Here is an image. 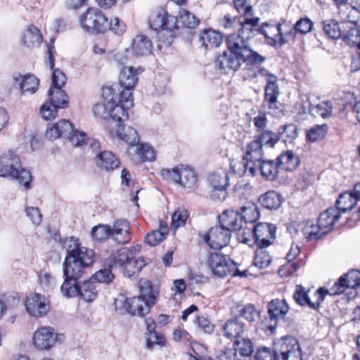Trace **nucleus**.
<instances>
[{"mask_svg":"<svg viewBox=\"0 0 360 360\" xmlns=\"http://www.w3.org/2000/svg\"><path fill=\"white\" fill-rule=\"evenodd\" d=\"M259 21V18H245L239 22L238 32L231 34L226 38L228 51L217 56L215 60L217 68L228 73L231 70L237 71L242 63L247 65H259L265 60V57L250 47L249 39L258 33L269 39V44L272 46L276 44V40L265 29V27H269L271 25L263 23L261 27H258Z\"/></svg>","mask_w":360,"mask_h":360,"instance_id":"obj_1","label":"nucleus"},{"mask_svg":"<svg viewBox=\"0 0 360 360\" xmlns=\"http://www.w3.org/2000/svg\"><path fill=\"white\" fill-rule=\"evenodd\" d=\"M63 248L66 250L63 264V276L79 280L84 274L85 268L94 263V252L81 246L74 237L66 238L63 243Z\"/></svg>","mask_w":360,"mask_h":360,"instance_id":"obj_2","label":"nucleus"},{"mask_svg":"<svg viewBox=\"0 0 360 360\" xmlns=\"http://www.w3.org/2000/svg\"><path fill=\"white\" fill-rule=\"evenodd\" d=\"M79 22L83 28L92 34L105 33L112 31L117 35H122L126 31V25L117 17L108 21L105 13L96 7L89 8L79 18Z\"/></svg>","mask_w":360,"mask_h":360,"instance_id":"obj_3","label":"nucleus"},{"mask_svg":"<svg viewBox=\"0 0 360 360\" xmlns=\"http://www.w3.org/2000/svg\"><path fill=\"white\" fill-rule=\"evenodd\" d=\"M255 359L302 360V355L298 340L292 336H285L275 343L273 352L267 347L258 349Z\"/></svg>","mask_w":360,"mask_h":360,"instance_id":"obj_4","label":"nucleus"},{"mask_svg":"<svg viewBox=\"0 0 360 360\" xmlns=\"http://www.w3.org/2000/svg\"><path fill=\"white\" fill-rule=\"evenodd\" d=\"M0 176L18 181L27 191L30 188V172L22 165L20 157L12 150L3 153L0 156Z\"/></svg>","mask_w":360,"mask_h":360,"instance_id":"obj_5","label":"nucleus"},{"mask_svg":"<svg viewBox=\"0 0 360 360\" xmlns=\"http://www.w3.org/2000/svg\"><path fill=\"white\" fill-rule=\"evenodd\" d=\"M63 136L67 137L73 146L79 147L84 145L86 134L75 129L73 124L67 120L58 121L49 127L46 131V137L49 140H56Z\"/></svg>","mask_w":360,"mask_h":360,"instance_id":"obj_6","label":"nucleus"},{"mask_svg":"<svg viewBox=\"0 0 360 360\" xmlns=\"http://www.w3.org/2000/svg\"><path fill=\"white\" fill-rule=\"evenodd\" d=\"M206 264L212 273L219 278L230 275L236 269V263L219 252H211L207 256Z\"/></svg>","mask_w":360,"mask_h":360,"instance_id":"obj_7","label":"nucleus"},{"mask_svg":"<svg viewBox=\"0 0 360 360\" xmlns=\"http://www.w3.org/2000/svg\"><path fill=\"white\" fill-rule=\"evenodd\" d=\"M49 101L44 103L40 110L41 116L45 120L54 119L57 115L58 109L66 108L69 104V98L65 91L59 89L49 90L48 94Z\"/></svg>","mask_w":360,"mask_h":360,"instance_id":"obj_8","label":"nucleus"},{"mask_svg":"<svg viewBox=\"0 0 360 360\" xmlns=\"http://www.w3.org/2000/svg\"><path fill=\"white\" fill-rule=\"evenodd\" d=\"M263 147L259 140L255 139L247 145L243 158L245 172L252 176L256 175V165L263 160Z\"/></svg>","mask_w":360,"mask_h":360,"instance_id":"obj_9","label":"nucleus"},{"mask_svg":"<svg viewBox=\"0 0 360 360\" xmlns=\"http://www.w3.org/2000/svg\"><path fill=\"white\" fill-rule=\"evenodd\" d=\"M25 305L27 313L37 318L46 315L50 309L49 300L45 295L37 292L26 297Z\"/></svg>","mask_w":360,"mask_h":360,"instance_id":"obj_10","label":"nucleus"},{"mask_svg":"<svg viewBox=\"0 0 360 360\" xmlns=\"http://www.w3.org/2000/svg\"><path fill=\"white\" fill-rule=\"evenodd\" d=\"M276 227L271 224L258 223L253 227V236L259 248H265L273 243L276 238Z\"/></svg>","mask_w":360,"mask_h":360,"instance_id":"obj_11","label":"nucleus"},{"mask_svg":"<svg viewBox=\"0 0 360 360\" xmlns=\"http://www.w3.org/2000/svg\"><path fill=\"white\" fill-rule=\"evenodd\" d=\"M359 286L360 271L351 270L342 275L328 291L330 295H338L343 293L347 288H355Z\"/></svg>","mask_w":360,"mask_h":360,"instance_id":"obj_12","label":"nucleus"},{"mask_svg":"<svg viewBox=\"0 0 360 360\" xmlns=\"http://www.w3.org/2000/svg\"><path fill=\"white\" fill-rule=\"evenodd\" d=\"M231 239V233L221 226L210 229L204 236V240L212 249H221L226 246Z\"/></svg>","mask_w":360,"mask_h":360,"instance_id":"obj_13","label":"nucleus"},{"mask_svg":"<svg viewBox=\"0 0 360 360\" xmlns=\"http://www.w3.org/2000/svg\"><path fill=\"white\" fill-rule=\"evenodd\" d=\"M141 250V245H136L132 246L130 248L122 247L118 249L116 253L113 254L108 261V265L110 269H117L126 265L129 263L136 255H137Z\"/></svg>","mask_w":360,"mask_h":360,"instance_id":"obj_14","label":"nucleus"},{"mask_svg":"<svg viewBox=\"0 0 360 360\" xmlns=\"http://www.w3.org/2000/svg\"><path fill=\"white\" fill-rule=\"evenodd\" d=\"M289 307L284 300L275 299L269 303L268 314L270 323L266 327L271 333L275 330L278 320L283 319Z\"/></svg>","mask_w":360,"mask_h":360,"instance_id":"obj_15","label":"nucleus"},{"mask_svg":"<svg viewBox=\"0 0 360 360\" xmlns=\"http://www.w3.org/2000/svg\"><path fill=\"white\" fill-rule=\"evenodd\" d=\"M327 294H329L327 289L319 288L314 293L316 300L313 302L311 300L307 292L303 288H299L295 292L293 297L298 304L302 306L307 305L309 308L317 310Z\"/></svg>","mask_w":360,"mask_h":360,"instance_id":"obj_16","label":"nucleus"},{"mask_svg":"<svg viewBox=\"0 0 360 360\" xmlns=\"http://www.w3.org/2000/svg\"><path fill=\"white\" fill-rule=\"evenodd\" d=\"M234 350L228 349L219 356V360H236V354L241 356H250L254 350L253 344L248 338L237 339L234 342Z\"/></svg>","mask_w":360,"mask_h":360,"instance_id":"obj_17","label":"nucleus"},{"mask_svg":"<svg viewBox=\"0 0 360 360\" xmlns=\"http://www.w3.org/2000/svg\"><path fill=\"white\" fill-rule=\"evenodd\" d=\"M110 238L120 245H125L131 239L130 224L125 219H117L110 227Z\"/></svg>","mask_w":360,"mask_h":360,"instance_id":"obj_18","label":"nucleus"},{"mask_svg":"<svg viewBox=\"0 0 360 360\" xmlns=\"http://www.w3.org/2000/svg\"><path fill=\"white\" fill-rule=\"evenodd\" d=\"M56 342L53 329L51 327H40L35 331L33 337V343L39 349H49Z\"/></svg>","mask_w":360,"mask_h":360,"instance_id":"obj_19","label":"nucleus"},{"mask_svg":"<svg viewBox=\"0 0 360 360\" xmlns=\"http://www.w3.org/2000/svg\"><path fill=\"white\" fill-rule=\"evenodd\" d=\"M220 225L229 232L242 228L243 221L238 211L227 210L219 216Z\"/></svg>","mask_w":360,"mask_h":360,"instance_id":"obj_20","label":"nucleus"},{"mask_svg":"<svg viewBox=\"0 0 360 360\" xmlns=\"http://www.w3.org/2000/svg\"><path fill=\"white\" fill-rule=\"evenodd\" d=\"M340 212L335 207H330L320 214L317 222L322 229V233H328L335 223L340 219Z\"/></svg>","mask_w":360,"mask_h":360,"instance_id":"obj_21","label":"nucleus"},{"mask_svg":"<svg viewBox=\"0 0 360 360\" xmlns=\"http://www.w3.org/2000/svg\"><path fill=\"white\" fill-rule=\"evenodd\" d=\"M95 161L96 165L102 170L107 172L112 171L117 169L120 162V160L110 151H102L98 153Z\"/></svg>","mask_w":360,"mask_h":360,"instance_id":"obj_22","label":"nucleus"},{"mask_svg":"<svg viewBox=\"0 0 360 360\" xmlns=\"http://www.w3.org/2000/svg\"><path fill=\"white\" fill-rule=\"evenodd\" d=\"M143 71L141 68H134L132 66L124 68L119 77L121 87L134 89L138 82V75Z\"/></svg>","mask_w":360,"mask_h":360,"instance_id":"obj_23","label":"nucleus"},{"mask_svg":"<svg viewBox=\"0 0 360 360\" xmlns=\"http://www.w3.org/2000/svg\"><path fill=\"white\" fill-rule=\"evenodd\" d=\"M140 294L146 302V305L153 307L158 302L159 297V289L154 288L149 281H140Z\"/></svg>","mask_w":360,"mask_h":360,"instance_id":"obj_24","label":"nucleus"},{"mask_svg":"<svg viewBox=\"0 0 360 360\" xmlns=\"http://www.w3.org/2000/svg\"><path fill=\"white\" fill-rule=\"evenodd\" d=\"M279 167L278 161L263 159L257 163L256 173L259 171L264 179L268 181H274L278 177Z\"/></svg>","mask_w":360,"mask_h":360,"instance_id":"obj_25","label":"nucleus"},{"mask_svg":"<svg viewBox=\"0 0 360 360\" xmlns=\"http://www.w3.org/2000/svg\"><path fill=\"white\" fill-rule=\"evenodd\" d=\"M200 41L207 49L217 48L223 41V36L212 29H205L200 32Z\"/></svg>","mask_w":360,"mask_h":360,"instance_id":"obj_26","label":"nucleus"},{"mask_svg":"<svg viewBox=\"0 0 360 360\" xmlns=\"http://www.w3.org/2000/svg\"><path fill=\"white\" fill-rule=\"evenodd\" d=\"M118 138L129 145V153H131L134 146L139 143V136L135 129L131 126L120 125L117 130Z\"/></svg>","mask_w":360,"mask_h":360,"instance_id":"obj_27","label":"nucleus"},{"mask_svg":"<svg viewBox=\"0 0 360 360\" xmlns=\"http://www.w3.org/2000/svg\"><path fill=\"white\" fill-rule=\"evenodd\" d=\"M153 43L146 35L138 34L131 43L132 51L137 56H148L152 53Z\"/></svg>","mask_w":360,"mask_h":360,"instance_id":"obj_28","label":"nucleus"},{"mask_svg":"<svg viewBox=\"0 0 360 360\" xmlns=\"http://www.w3.org/2000/svg\"><path fill=\"white\" fill-rule=\"evenodd\" d=\"M262 206L269 210H276L282 202V195L275 191H269L259 197Z\"/></svg>","mask_w":360,"mask_h":360,"instance_id":"obj_29","label":"nucleus"},{"mask_svg":"<svg viewBox=\"0 0 360 360\" xmlns=\"http://www.w3.org/2000/svg\"><path fill=\"white\" fill-rule=\"evenodd\" d=\"M277 79L271 77L269 83L265 86L264 101L267 103L268 108L271 110L278 109L277 98L279 95V90L276 84Z\"/></svg>","mask_w":360,"mask_h":360,"instance_id":"obj_30","label":"nucleus"},{"mask_svg":"<svg viewBox=\"0 0 360 360\" xmlns=\"http://www.w3.org/2000/svg\"><path fill=\"white\" fill-rule=\"evenodd\" d=\"M42 41V36L39 30L34 25H30L24 32L22 44L30 49L39 46Z\"/></svg>","mask_w":360,"mask_h":360,"instance_id":"obj_31","label":"nucleus"},{"mask_svg":"<svg viewBox=\"0 0 360 360\" xmlns=\"http://www.w3.org/2000/svg\"><path fill=\"white\" fill-rule=\"evenodd\" d=\"M224 331L226 337L230 339H239L245 331V325L240 322L238 318L230 319L224 326Z\"/></svg>","mask_w":360,"mask_h":360,"instance_id":"obj_32","label":"nucleus"},{"mask_svg":"<svg viewBox=\"0 0 360 360\" xmlns=\"http://www.w3.org/2000/svg\"><path fill=\"white\" fill-rule=\"evenodd\" d=\"M134 149V160L141 162H152L155 159V149L147 143H137Z\"/></svg>","mask_w":360,"mask_h":360,"instance_id":"obj_33","label":"nucleus"},{"mask_svg":"<svg viewBox=\"0 0 360 360\" xmlns=\"http://www.w3.org/2000/svg\"><path fill=\"white\" fill-rule=\"evenodd\" d=\"M279 166L286 171H292L300 165V158L290 150L283 152L276 159Z\"/></svg>","mask_w":360,"mask_h":360,"instance_id":"obj_34","label":"nucleus"},{"mask_svg":"<svg viewBox=\"0 0 360 360\" xmlns=\"http://www.w3.org/2000/svg\"><path fill=\"white\" fill-rule=\"evenodd\" d=\"M277 131L279 139L285 144L292 143L298 136V127L293 123L280 126Z\"/></svg>","mask_w":360,"mask_h":360,"instance_id":"obj_35","label":"nucleus"},{"mask_svg":"<svg viewBox=\"0 0 360 360\" xmlns=\"http://www.w3.org/2000/svg\"><path fill=\"white\" fill-rule=\"evenodd\" d=\"M150 309L141 297L129 298V314L143 317L150 312Z\"/></svg>","mask_w":360,"mask_h":360,"instance_id":"obj_36","label":"nucleus"},{"mask_svg":"<svg viewBox=\"0 0 360 360\" xmlns=\"http://www.w3.org/2000/svg\"><path fill=\"white\" fill-rule=\"evenodd\" d=\"M269 28L274 31L275 35H279L278 39L276 40V44L278 43L280 46H283L290 41H295V40L297 32L294 26L285 33H283L281 31V24L271 25V26H269Z\"/></svg>","mask_w":360,"mask_h":360,"instance_id":"obj_37","label":"nucleus"},{"mask_svg":"<svg viewBox=\"0 0 360 360\" xmlns=\"http://www.w3.org/2000/svg\"><path fill=\"white\" fill-rule=\"evenodd\" d=\"M15 80L19 82V86L22 92L34 94L38 89L39 79L32 75H20Z\"/></svg>","mask_w":360,"mask_h":360,"instance_id":"obj_38","label":"nucleus"},{"mask_svg":"<svg viewBox=\"0 0 360 360\" xmlns=\"http://www.w3.org/2000/svg\"><path fill=\"white\" fill-rule=\"evenodd\" d=\"M242 221L247 223H255L259 217V212L257 205L252 202H246L240 207L239 212Z\"/></svg>","mask_w":360,"mask_h":360,"instance_id":"obj_39","label":"nucleus"},{"mask_svg":"<svg viewBox=\"0 0 360 360\" xmlns=\"http://www.w3.org/2000/svg\"><path fill=\"white\" fill-rule=\"evenodd\" d=\"M335 203L336 207H335L338 209L340 212H345L352 210L357 204V201L352 191H346L340 195Z\"/></svg>","mask_w":360,"mask_h":360,"instance_id":"obj_40","label":"nucleus"},{"mask_svg":"<svg viewBox=\"0 0 360 360\" xmlns=\"http://www.w3.org/2000/svg\"><path fill=\"white\" fill-rule=\"evenodd\" d=\"M197 182V176L194 171L187 167H180V178L179 184L186 189L194 188Z\"/></svg>","mask_w":360,"mask_h":360,"instance_id":"obj_41","label":"nucleus"},{"mask_svg":"<svg viewBox=\"0 0 360 360\" xmlns=\"http://www.w3.org/2000/svg\"><path fill=\"white\" fill-rule=\"evenodd\" d=\"M321 24L323 32L328 38L338 39L342 37V30L338 21L333 19H327L323 20Z\"/></svg>","mask_w":360,"mask_h":360,"instance_id":"obj_42","label":"nucleus"},{"mask_svg":"<svg viewBox=\"0 0 360 360\" xmlns=\"http://www.w3.org/2000/svg\"><path fill=\"white\" fill-rule=\"evenodd\" d=\"M65 280L60 286L62 294L66 297H79V287L77 279H70L63 276Z\"/></svg>","mask_w":360,"mask_h":360,"instance_id":"obj_43","label":"nucleus"},{"mask_svg":"<svg viewBox=\"0 0 360 360\" xmlns=\"http://www.w3.org/2000/svg\"><path fill=\"white\" fill-rule=\"evenodd\" d=\"M95 283L90 278L83 283L79 287V296L86 302L94 300L97 296V290Z\"/></svg>","mask_w":360,"mask_h":360,"instance_id":"obj_44","label":"nucleus"},{"mask_svg":"<svg viewBox=\"0 0 360 360\" xmlns=\"http://www.w3.org/2000/svg\"><path fill=\"white\" fill-rule=\"evenodd\" d=\"M332 112L333 105L330 101H322L317 105H311L309 108V112L314 117L326 118L331 116Z\"/></svg>","mask_w":360,"mask_h":360,"instance_id":"obj_45","label":"nucleus"},{"mask_svg":"<svg viewBox=\"0 0 360 360\" xmlns=\"http://www.w3.org/2000/svg\"><path fill=\"white\" fill-rule=\"evenodd\" d=\"M228 174L224 171L212 173L209 176L208 181L212 188H227L229 185Z\"/></svg>","mask_w":360,"mask_h":360,"instance_id":"obj_46","label":"nucleus"},{"mask_svg":"<svg viewBox=\"0 0 360 360\" xmlns=\"http://www.w3.org/2000/svg\"><path fill=\"white\" fill-rule=\"evenodd\" d=\"M130 108L125 106V105L118 103H111L110 106V116L115 121L121 122L128 119L127 110Z\"/></svg>","mask_w":360,"mask_h":360,"instance_id":"obj_47","label":"nucleus"},{"mask_svg":"<svg viewBox=\"0 0 360 360\" xmlns=\"http://www.w3.org/2000/svg\"><path fill=\"white\" fill-rule=\"evenodd\" d=\"M188 217L189 213L187 210L183 207L178 208L172 215V228L176 229L184 226Z\"/></svg>","mask_w":360,"mask_h":360,"instance_id":"obj_48","label":"nucleus"},{"mask_svg":"<svg viewBox=\"0 0 360 360\" xmlns=\"http://www.w3.org/2000/svg\"><path fill=\"white\" fill-rule=\"evenodd\" d=\"M146 265V262L143 257H139L138 259L133 260L128 263L124 268V274L130 278L138 274L143 266Z\"/></svg>","mask_w":360,"mask_h":360,"instance_id":"obj_49","label":"nucleus"},{"mask_svg":"<svg viewBox=\"0 0 360 360\" xmlns=\"http://www.w3.org/2000/svg\"><path fill=\"white\" fill-rule=\"evenodd\" d=\"M38 283L42 289L49 291L56 285V281L51 273L41 271L38 274Z\"/></svg>","mask_w":360,"mask_h":360,"instance_id":"obj_50","label":"nucleus"},{"mask_svg":"<svg viewBox=\"0 0 360 360\" xmlns=\"http://www.w3.org/2000/svg\"><path fill=\"white\" fill-rule=\"evenodd\" d=\"M179 22H181L184 27L191 29L195 28L200 22V20L197 19L194 15L184 8L179 11Z\"/></svg>","mask_w":360,"mask_h":360,"instance_id":"obj_51","label":"nucleus"},{"mask_svg":"<svg viewBox=\"0 0 360 360\" xmlns=\"http://www.w3.org/2000/svg\"><path fill=\"white\" fill-rule=\"evenodd\" d=\"M342 39L348 46L356 47V50L360 47V30L356 27L350 28L342 35Z\"/></svg>","mask_w":360,"mask_h":360,"instance_id":"obj_52","label":"nucleus"},{"mask_svg":"<svg viewBox=\"0 0 360 360\" xmlns=\"http://www.w3.org/2000/svg\"><path fill=\"white\" fill-rule=\"evenodd\" d=\"M196 329L201 333L210 334L214 331V326L204 316H198L193 321Z\"/></svg>","mask_w":360,"mask_h":360,"instance_id":"obj_53","label":"nucleus"},{"mask_svg":"<svg viewBox=\"0 0 360 360\" xmlns=\"http://www.w3.org/2000/svg\"><path fill=\"white\" fill-rule=\"evenodd\" d=\"M261 143L262 146L263 145L269 146V147H274L279 141L278 134L274 133L270 130H266L256 139Z\"/></svg>","mask_w":360,"mask_h":360,"instance_id":"obj_54","label":"nucleus"},{"mask_svg":"<svg viewBox=\"0 0 360 360\" xmlns=\"http://www.w3.org/2000/svg\"><path fill=\"white\" fill-rule=\"evenodd\" d=\"M328 129L327 124L316 125L307 131V137L311 141L323 139L327 134Z\"/></svg>","mask_w":360,"mask_h":360,"instance_id":"obj_55","label":"nucleus"},{"mask_svg":"<svg viewBox=\"0 0 360 360\" xmlns=\"http://www.w3.org/2000/svg\"><path fill=\"white\" fill-rule=\"evenodd\" d=\"M91 236L98 241H103L110 238V226L105 224H98L92 228Z\"/></svg>","mask_w":360,"mask_h":360,"instance_id":"obj_56","label":"nucleus"},{"mask_svg":"<svg viewBox=\"0 0 360 360\" xmlns=\"http://www.w3.org/2000/svg\"><path fill=\"white\" fill-rule=\"evenodd\" d=\"M165 11L163 10L152 13L148 19V24L151 29L154 30H162L164 26V19Z\"/></svg>","mask_w":360,"mask_h":360,"instance_id":"obj_57","label":"nucleus"},{"mask_svg":"<svg viewBox=\"0 0 360 360\" xmlns=\"http://www.w3.org/2000/svg\"><path fill=\"white\" fill-rule=\"evenodd\" d=\"M263 249L257 250L254 258V264L259 269L267 267L271 262V257Z\"/></svg>","mask_w":360,"mask_h":360,"instance_id":"obj_58","label":"nucleus"},{"mask_svg":"<svg viewBox=\"0 0 360 360\" xmlns=\"http://www.w3.org/2000/svg\"><path fill=\"white\" fill-rule=\"evenodd\" d=\"M114 278V274L111 272L110 269H108L98 270L91 278L94 283L98 282L100 283H110Z\"/></svg>","mask_w":360,"mask_h":360,"instance_id":"obj_59","label":"nucleus"},{"mask_svg":"<svg viewBox=\"0 0 360 360\" xmlns=\"http://www.w3.org/2000/svg\"><path fill=\"white\" fill-rule=\"evenodd\" d=\"M65 75L59 69H55L52 74V86L49 90H60L64 91L62 89V86L66 83Z\"/></svg>","mask_w":360,"mask_h":360,"instance_id":"obj_60","label":"nucleus"},{"mask_svg":"<svg viewBox=\"0 0 360 360\" xmlns=\"http://www.w3.org/2000/svg\"><path fill=\"white\" fill-rule=\"evenodd\" d=\"M239 315L247 321L252 322L258 317L259 313L253 304H248L241 307Z\"/></svg>","mask_w":360,"mask_h":360,"instance_id":"obj_61","label":"nucleus"},{"mask_svg":"<svg viewBox=\"0 0 360 360\" xmlns=\"http://www.w3.org/2000/svg\"><path fill=\"white\" fill-rule=\"evenodd\" d=\"M314 22L307 17L300 18L294 25L296 31L302 34H306L312 30Z\"/></svg>","mask_w":360,"mask_h":360,"instance_id":"obj_62","label":"nucleus"},{"mask_svg":"<svg viewBox=\"0 0 360 360\" xmlns=\"http://www.w3.org/2000/svg\"><path fill=\"white\" fill-rule=\"evenodd\" d=\"M322 229L319 226V223L316 225H311L309 226L304 227V233L310 240H316L320 238L322 236L327 233H322Z\"/></svg>","mask_w":360,"mask_h":360,"instance_id":"obj_63","label":"nucleus"},{"mask_svg":"<svg viewBox=\"0 0 360 360\" xmlns=\"http://www.w3.org/2000/svg\"><path fill=\"white\" fill-rule=\"evenodd\" d=\"M115 310L120 314H129V299L126 298L124 295H120L114 300Z\"/></svg>","mask_w":360,"mask_h":360,"instance_id":"obj_64","label":"nucleus"}]
</instances>
